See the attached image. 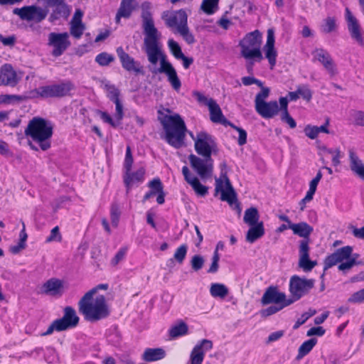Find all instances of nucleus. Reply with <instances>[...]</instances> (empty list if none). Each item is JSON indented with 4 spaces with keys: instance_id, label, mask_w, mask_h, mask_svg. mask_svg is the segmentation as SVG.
I'll return each mask as SVG.
<instances>
[{
    "instance_id": "obj_1",
    "label": "nucleus",
    "mask_w": 364,
    "mask_h": 364,
    "mask_svg": "<svg viewBox=\"0 0 364 364\" xmlns=\"http://www.w3.org/2000/svg\"><path fill=\"white\" fill-rule=\"evenodd\" d=\"M142 28L145 35L144 38V50L148 60L152 65H156L160 60V68H154L151 73H165L172 87L178 91L181 87V82L177 73L171 63L166 60V55L162 52L159 40L161 34L154 26L151 13L149 11V3L145 2L141 5Z\"/></svg>"
},
{
    "instance_id": "obj_2",
    "label": "nucleus",
    "mask_w": 364,
    "mask_h": 364,
    "mask_svg": "<svg viewBox=\"0 0 364 364\" xmlns=\"http://www.w3.org/2000/svg\"><path fill=\"white\" fill-rule=\"evenodd\" d=\"M194 148L196 153L203 158L190 154L188 160L191 167L202 179L210 178L213 171L211 154L217 149L214 137L205 132H198L196 136Z\"/></svg>"
},
{
    "instance_id": "obj_3",
    "label": "nucleus",
    "mask_w": 364,
    "mask_h": 364,
    "mask_svg": "<svg viewBox=\"0 0 364 364\" xmlns=\"http://www.w3.org/2000/svg\"><path fill=\"white\" fill-rule=\"evenodd\" d=\"M315 281L313 279H306L298 275H293L289 279V292L291 295L287 296L284 293L279 292L274 288V313L282 310L309 294L314 287Z\"/></svg>"
},
{
    "instance_id": "obj_4",
    "label": "nucleus",
    "mask_w": 364,
    "mask_h": 364,
    "mask_svg": "<svg viewBox=\"0 0 364 364\" xmlns=\"http://www.w3.org/2000/svg\"><path fill=\"white\" fill-rule=\"evenodd\" d=\"M158 120L163 127L165 132L164 139L169 145L175 149H180L184 146L187 129L183 119L178 114L168 115L159 110Z\"/></svg>"
},
{
    "instance_id": "obj_5",
    "label": "nucleus",
    "mask_w": 364,
    "mask_h": 364,
    "mask_svg": "<svg viewBox=\"0 0 364 364\" xmlns=\"http://www.w3.org/2000/svg\"><path fill=\"white\" fill-rule=\"evenodd\" d=\"M94 294L95 290H90L78 302L80 313L86 321L91 322L105 318L109 314L105 296L99 295L92 301Z\"/></svg>"
},
{
    "instance_id": "obj_6",
    "label": "nucleus",
    "mask_w": 364,
    "mask_h": 364,
    "mask_svg": "<svg viewBox=\"0 0 364 364\" xmlns=\"http://www.w3.org/2000/svg\"><path fill=\"white\" fill-rule=\"evenodd\" d=\"M53 124L50 121L35 117L28 122L24 134L38 144L43 151H46L51 146L50 139L53 134Z\"/></svg>"
},
{
    "instance_id": "obj_7",
    "label": "nucleus",
    "mask_w": 364,
    "mask_h": 364,
    "mask_svg": "<svg viewBox=\"0 0 364 364\" xmlns=\"http://www.w3.org/2000/svg\"><path fill=\"white\" fill-rule=\"evenodd\" d=\"M243 85L246 86L256 84L261 87V91L255 97V109L257 112L264 118L269 119L273 117V102H266L265 100L270 93V89L263 86V83L254 77L246 76L242 77Z\"/></svg>"
},
{
    "instance_id": "obj_8",
    "label": "nucleus",
    "mask_w": 364,
    "mask_h": 364,
    "mask_svg": "<svg viewBox=\"0 0 364 364\" xmlns=\"http://www.w3.org/2000/svg\"><path fill=\"white\" fill-rule=\"evenodd\" d=\"M353 247L345 246L337 249L333 253L328 255L324 260V269L326 270L337 264L339 271L346 272L356 264V257H351Z\"/></svg>"
},
{
    "instance_id": "obj_9",
    "label": "nucleus",
    "mask_w": 364,
    "mask_h": 364,
    "mask_svg": "<svg viewBox=\"0 0 364 364\" xmlns=\"http://www.w3.org/2000/svg\"><path fill=\"white\" fill-rule=\"evenodd\" d=\"M262 42V33L258 30L247 33L240 42L242 56L245 59L262 60V54L260 49Z\"/></svg>"
},
{
    "instance_id": "obj_10",
    "label": "nucleus",
    "mask_w": 364,
    "mask_h": 364,
    "mask_svg": "<svg viewBox=\"0 0 364 364\" xmlns=\"http://www.w3.org/2000/svg\"><path fill=\"white\" fill-rule=\"evenodd\" d=\"M215 194L221 192L220 199L227 201L230 205L237 202L236 193L226 174L221 173L220 178H215Z\"/></svg>"
},
{
    "instance_id": "obj_11",
    "label": "nucleus",
    "mask_w": 364,
    "mask_h": 364,
    "mask_svg": "<svg viewBox=\"0 0 364 364\" xmlns=\"http://www.w3.org/2000/svg\"><path fill=\"white\" fill-rule=\"evenodd\" d=\"M70 44L69 34L67 32H52L48 34V46L53 48L51 54L54 57L62 55Z\"/></svg>"
},
{
    "instance_id": "obj_12",
    "label": "nucleus",
    "mask_w": 364,
    "mask_h": 364,
    "mask_svg": "<svg viewBox=\"0 0 364 364\" xmlns=\"http://www.w3.org/2000/svg\"><path fill=\"white\" fill-rule=\"evenodd\" d=\"M73 88V84L70 81H66L60 84L40 87L38 94L45 98L63 97L68 95Z\"/></svg>"
},
{
    "instance_id": "obj_13",
    "label": "nucleus",
    "mask_w": 364,
    "mask_h": 364,
    "mask_svg": "<svg viewBox=\"0 0 364 364\" xmlns=\"http://www.w3.org/2000/svg\"><path fill=\"white\" fill-rule=\"evenodd\" d=\"M345 19L351 38L360 46H364V31L359 21L353 14L349 8L345 9Z\"/></svg>"
},
{
    "instance_id": "obj_14",
    "label": "nucleus",
    "mask_w": 364,
    "mask_h": 364,
    "mask_svg": "<svg viewBox=\"0 0 364 364\" xmlns=\"http://www.w3.org/2000/svg\"><path fill=\"white\" fill-rule=\"evenodd\" d=\"M13 13L19 16L22 20L41 22L48 15V11L37 6H23L21 9L16 8Z\"/></svg>"
},
{
    "instance_id": "obj_15",
    "label": "nucleus",
    "mask_w": 364,
    "mask_h": 364,
    "mask_svg": "<svg viewBox=\"0 0 364 364\" xmlns=\"http://www.w3.org/2000/svg\"><path fill=\"white\" fill-rule=\"evenodd\" d=\"M312 60L319 62L330 74L333 76L337 73L336 65L330 53L322 48H315L312 52Z\"/></svg>"
},
{
    "instance_id": "obj_16",
    "label": "nucleus",
    "mask_w": 364,
    "mask_h": 364,
    "mask_svg": "<svg viewBox=\"0 0 364 364\" xmlns=\"http://www.w3.org/2000/svg\"><path fill=\"white\" fill-rule=\"evenodd\" d=\"M116 52L121 62L122 66L125 70L128 72H133L136 75L144 74L143 67L141 65L140 63L136 61L134 58L126 53L122 47H118Z\"/></svg>"
},
{
    "instance_id": "obj_17",
    "label": "nucleus",
    "mask_w": 364,
    "mask_h": 364,
    "mask_svg": "<svg viewBox=\"0 0 364 364\" xmlns=\"http://www.w3.org/2000/svg\"><path fill=\"white\" fill-rule=\"evenodd\" d=\"M162 19L168 28H178L187 23V15L185 11L181 9L173 12L164 11L161 16Z\"/></svg>"
},
{
    "instance_id": "obj_18",
    "label": "nucleus",
    "mask_w": 364,
    "mask_h": 364,
    "mask_svg": "<svg viewBox=\"0 0 364 364\" xmlns=\"http://www.w3.org/2000/svg\"><path fill=\"white\" fill-rule=\"evenodd\" d=\"M289 100L287 97L279 98V107L277 102L274 101V115H279L281 121L289 126L291 129L296 127V122L289 114L287 109Z\"/></svg>"
},
{
    "instance_id": "obj_19",
    "label": "nucleus",
    "mask_w": 364,
    "mask_h": 364,
    "mask_svg": "<svg viewBox=\"0 0 364 364\" xmlns=\"http://www.w3.org/2000/svg\"><path fill=\"white\" fill-rule=\"evenodd\" d=\"M213 346V342L208 339H203L197 343L191 353V364H202L205 352L212 349Z\"/></svg>"
},
{
    "instance_id": "obj_20",
    "label": "nucleus",
    "mask_w": 364,
    "mask_h": 364,
    "mask_svg": "<svg viewBox=\"0 0 364 364\" xmlns=\"http://www.w3.org/2000/svg\"><path fill=\"white\" fill-rule=\"evenodd\" d=\"M299 265L304 272H310L316 265V261L309 259V246L307 240H302L299 245Z\"/></svg>"
},
{
    "instance_id": "obj_21",
    "label": "nucleus",
    "mask_w": 364,
    "mask_h": 364,
    "mask_svg": "<svg viewBox=\"0 0 364 364\" xmlns=\"http://www.w3.org/2000/svg\"><path fill=\"white\" fill-rule=\"evenodd\" d=\"M16 71L10 64H4L0 69V86L15 87L18 82Z\"/></svg>"
},
{
    "instance_id": "obj_22",
    "label": "nucleus",
    "mask_w": 364,
    "mask_h": 364,
    "mask_svg": "<svg viewBox=\"0 0 364 364\" xmlns=\"http://www.w3.org/2000/svg\"><path fill=\"white\" fill-rule=\"evenodd\" d=\"M63 331L70 328H74L79 323V317L77 316L75 310L71 306H66L64 309V315L61 318L57 319Z\"/></svg>"
},
{
    "instance_id": "obj_23",
    "label": "nucleus",
    "mask_w": 364,
    "mask_h": 364,
    "mask_svg": "<svg viewBox=\"0 0 364 364\" xmlns=\"http://www.w3.org/2000/svg\"><path fill=\"white\" fill-rule=\"evenodd\" d=\"M182 173L185 181L191 186L197 195L205 196L208 193V187L201 184L196 176H192L187 166H185L182 168Z\"/></svg>"
},
{
    "instance_id": "obj_24",
    "label": "nucleus",
    "mask_w": 364,
    "mask_h": 364,
    "mask_svg": "<svg viewBox=\"0 0 364 364\" xmlns=\"http://www.w3.org/2000/svg\"><path fill=\"white\" fill-rule=\"evenodd\" d=\"M63 283L55 278L48 279L41 288V294L50 296H61L63 294Z\"/></svg>"
},
{
    "instance_id": "obj_25",
    "label": "nucleus",
    "mask_w": 364,
    "mask_h": 364,
    "mask_svg": "<svg viewBox=\"0 0 364 364\" xmlns=\"http://www.w3.org/2000/svg\"><path fill=\"white\" fill-rule=\"evenodd\" d=\"M145 169L140 168L134 172L124 171V183L127 188V193H129L131 187L136 183L143 182L144 179Z\"/></svg>"
},
{
    "instance_id": "obj_26",
    "label": "nucleus",
    "mask_w": 364,
    "mask_h": 364,
    "mask_svg": "<svg viewBox=\"0 0 364 364\" xmlns=\"http://www.w3.org/2000/svg\"><path fill=\"white\" fill-rule=\"evenodd\" d=\"M350 170L361 179L364 180V164L358 156L355 149H348Z\"/></svg>"
},
{
    "instance_id": "obj_27",
    "label": "nucleus",
    "mask_w": 364,
    "mask_h": 364,
    "mask_svg": "<svg viewBox=\"0 0 364 364\" xmlns=\"http://www.w3.org/2000/svg\"><path fill=\"white\" fill-rule=\"evenodd\" d=\"M210 120L223 125L231 124L223 114L222 110L215 100H211L208 106Z\"/></svg>"
},
{
    "instance_id": "obj_28",
    "label": "nucleus",
    "mask_w": 364,
    "mask_h": 364,
    "mask_svg": "<svg viewBox=\"0 0 364 364\" xmlns=\"http://www.w3.org/2000/svg\"><path fill=\"white\" fill-rule=\"evenodd\" d=\"M134 0H122L119 8L115 16V21L117 23L120 22L121 18H129L135 6L134 5Z\"/></svg>"
},
{
    "instance_id": "obj_29",
    "label": "nucleus",
    "mask_w": 364,
    "mask_h": 364,
    "mask_svg": "<svg viewBox=\"0 0 364 364\" xmlns=\"http://www.w3.org/2000/svg\"><path fill=\"white\" fill-rule=\"evenodd\" d=\"M166 355L162 348H147L141 355V359L145 362H155L164 359Z\"/></svg>"
},
{
    "instance_id": "obj_30",
    "label": "nucleus",
    "mask_w": 364,
    "mask_h": 364,
    "mask_svg": "<svg viewBox=\"0 0 364 364\" xmlns=\"http://www.w3.org/2000/svg\"><path fill=\"white\" fill-rule=\"evenodd\" d=\"M264 234L263 223L259 222L257 225L250 226L247 232L246 240L248 242L253 243L257 239L260 238Z\"/></svg>"
},
{
    "instance_id": "obj_31",
    "label": "nucleus",
    "mask_w": 364,
    "mask_h": 364,
    "mask_svg": "<svg viewBox=\"0 0 364 364\" xmlns=\"http://www.w3.org/2000/svg\"><path fill=\"white\" fill-rule=\"evenodd\" d=\"M150 191L147 192L142 200V203H145L150 198L156 196L163 188V184L159 178H155L148 183Z\"/></svg>"
},
{
    "instance_id": "obj_32",
    "label": "nucleus",
    "mask_w": 364,
    "mask_h": 364,
    "mask_svg": "<svg viewBox=\"0 0 364 364\" xmlns=\"http://www.w3.org/2000/svg\"><path fill=\"white\" fill-rule=\"evenodd\" d=\"M259 214L255 207H250L245 210L243 216V221L250 226H254L259 223Z\"/></svg>"
},
{
    "instance_id": "obj_33",
    "label": "nucleus",
    "mask_w": 364,
    "mask_h": 364,
    "mask_svg": "<svg viewBox=\"0 0 364 364\" xmlns=\"http://www.w3.org/2000/svg\"><path fill=\"white\" fill-rule=\"evenodd\" d=\"M290 229L295 235L307 238L313 231V228L306 223L290 225Z\"/></svg>"
},
{
    "instance_id": "obj_34",
    "label": "nucleus",
    "mask_w": 364,
    "mask_h": 364,
    "mask_svg": "<svg viewBox=\"0 0 364 364\" xmlns=\"http://www.w3.org/2000/svg\"><path fill=\"white\" fill-rule=\"evenodd\" d=\"M54 9L50 16V20L51 21L59 18L60 17H67L70 12V10L65 3V1L63 3L54 6Z\"/></svg>"
},
{
    "instance_id": "obj_35",
    "label": "nucleus",
    "mask_w": 364,
    "mask_h": 364,
    "mask_svg": "<svg viewBox=\"0 0 364 364\" xmlns=\"http://www.w3.org/2000/svg\"><path fill=\"white\" fill-rule=\"evenodd\" d=\"M266 58L268 59L271 69L273 68V28L267 31V41L264 46Z\"/></svg>"
},
{
    "instance_id": "obj_36",
    "label": "nucleus",
    "mask_w": 364,
    "mask_h": 364,
    "mask_svg": "<svg viewBox=\"0 0 364 364\" xmlns=\"http://www.w3.org/2000/svg\"><path fill=\"white\" fill-rule=\"evenodd\" d=\"M316 343L317 339L315 338H312L304 341L299 348L297 359H301L309 353Z\"/></svg>"
},
{
    "instance_id": "obj_37",
    "label": "nucleus",
    "mask_w": 364,
    "mask_h": 364,
    "mask_svg": "<svg viewBox=\"0 0 364 364\" xmlns=\"http://www.w3.org/2000/svg\"><path fill=\"white\" fill-rule=\"evenodd\" d=\"M210 293L213 297L223 299L228 294V289L223 284L213 283L210 286Z\"/></svg>"
},
{
    "instance_id": "obj_38",
    "label": "nucleus",
    "mask_w": 364,
    "mask_h": 364,
    "mask_svg": "<svg viewBox=\"0 0 364 364\" xmlns=\"http://www.w3.org/2000/svg\"><path fill=\"white\" fill-rule=\"evenodd\" d=\"M188 330L187 324L183 321H181L178 324H176L170 328L169 336L171 338L182 336L187 334Z\"/></svg>"
},
{
    "instance_id": "obj_39",
    "label": "nucleus",
    "mask_w": 364,
    "mask_h": 364,
    "mask_svg": "<svg viewBox=\"0 0 364 364\" xmlns=\"http://www.w3.org/2000/svg\"><path fill=\"white\" fill-rule=\"evenodd\" d=\"M219 0H203L200 9L208 15L213 14L218 9Z\"/></svg>"
},
{
    "instance_id": "obj_40",
    "label": "nucleus",
    "mask_w": 364,
    "mask_h": 364,
    "mask_svg": "<svg viewBox=\"0 0 364 364\" xmlns=\"http://www.w3.org/2000/svg\"><path fill=\"white\" fill-rule=\"evenodd\" d=\"M188 251V246L186 244H183L179 246L173 254V257L170 259L171 263L173 262V259L176 260L178 264H182L186 258Z\"/></svg>"
},
{
    "instance_id": "obj_41",
    "label": "nucleus",
    "mask_w": 364,
    "mask_h": 364,
    "mask_svg": "<svg viewBox=\"0 0 364 364\" xmlns=\"http://www.w3.org/2000/svg\"><path fill=\"white\" fill-rule=\"evenodd\" d=\"M178 33L183 37L184 41L189 45L193 44L196 39L193 35L190 32L187 23L178 28Z\"/></svg>"
},
{
    "instance_id": "obj_42",
    "label": "nucleus",
    "mask_w": 364,
    "mask_h": 364,
    "mask_svg": "<svg viewBox=\"0 0 364 364\" xmlns=\"http://www.w3.org/2000/svg\"><path fill=\"white\" fill-rule=\"evenodd\" d=\"M114 60V55L102 52L95 57V61L101 66H107Z\"/></svg>"
},
{
    "instance_id": "obj_43",
    "label": "nucleus",
    "mask_w": 364,
    "mask_h": 364,
    "mask_svg": "<svg viewBox=\"0 0 364 364\" xmlns=\"http://www.w3.org/2000/svg\"><path fill=\"white\" fill-rule=\"evenodd\" d=\"M111 215V222L112 225L117 228L118 226L119 217L121 215V211L119 210V206L117 203H112L110 210Z\"/></svg>"
},
{
    "instance_id": "obj_44",
    "label": "nucleus",
    "mask_w": 364,
    "mask_h": 364,
    "mask_svg": "<svg viewBox=\"0 0 364 364\" xmlns=\"http://www.w3.org/2000/svg\"><path fill=\"white\" fill-rule=\"evenodd\" d=\"M204 263V257L200 255H193L190 261L191 268L195 272L200 270L203 268Z\"/></svg>"
},
{
    "instance_id": "obj_45",
    "label": "nucleus",
    "mask_w": 364,
    "mask_h": 364,
    "mask_svg": "<svg viewBox=\"0 0 364 364\" xmlns=\"http://www.w3.org/2000/svg\"><path fill=\"white\" fill-rule=\"evenodd\" d=\"M168 46L171 54L178 60L183 56V53L178 43L173 39H169Z\"/></svg>"
},
{
    "instance_id": "obj_46",
    "label": "nucleus",
    "mask_w": 364,
    "mask_h": 364,
    "mask_svg": "<svg viewBox=\"0 0 364 364\" xmlns=\"http://www.w3.org/2000/svg\"><path fill=\"white\" fill-rule=\"evenodd\" d=\"M105 88L107 92V97L112 102L119 100V90L113 85L105 84Z\"/></svg>"
},
{
    "instance_id": "obj_47",
    "label": "nucleus",
    "mask_w": 364,
    "mask_h": 364,
    "mask_svg": "<svg viewBox=\"0 0 364 364\" xmlns=\"http://www.w3.org/2000/svg\"><path fill=\"white\" fill-rule=\"evenodd\" d=\"M316 314V311L314 309H309L307 312L301 314V316L296 320L294 325V328L296 329L301 325H303L310 317L313 316Z\"/></svg>"
},
{
    "instance_id": "obj_48",
    "label": "nucleus",
    "mask_w": 364,
    "mask_h": 364,
    "mask_svg": "<svg viewBox=\"0 0 364 364\" xmlns=\"http://www.w3.org/2000/svg\"><path fill=\"white\" fill-rule=\"evenodd\" d=\"M70 34L75 38H80L85 28L83 23H70Z\"/></svg>"
},
{
    "instance_id": "obj_49",
    "label": "nucleus",
    "mask_w": 364,
    "mask_h": 364,
    "mask_svg": "<svg viewBox=\"0 0 364 364\" xmlns=\"http://www.w3.org/2000/svg\"><path fill=\"white\" fill-rule=\"evenodd\" d=\"M348 301L351 304H362L364 302V288L352 294Z\"/></svg>"
},
{
    "instance_id": "obj_50",
    "label": "nucleus",
    "mask_w": 364,
    "mask_h": 364,
    "mask_svg": "<svg viewBox=\"0 0 364 364\" xmlns=\"http://www.w3.org/2000/svg\"><path fill=\"white\" fill-rule=\"evenodd\" d=\"M62 240V235L60 232V228L58 226H55L53 228L51 231L50 235L46 238V242H61Z\"/></svg>"
},
{
    "instance_id": "obj_51",
    "label": "nucleus",
    "mask_w": 364,
    "mask_h": 364,
    "mask_svg": "<svg viewBox=\"0 0 364 364\" xmlns=\"http://www.w3.org/2000/svg\"><path fill=\"white\" fill-rule=\"evenodd\" d=\"M336 20L334 18L328 17L322 26L321 30L326 33L332 32L336 28Z\"/></svg>"
},
{
    "instance_id": "obj_52",
    "label": "nucleus",
    "mask_w": 364,
    "mask_h": 364,
    "mask_svg": "<svg viewBox=\"0 0 364 364\" xmlns=\"http://www.w3.org/2000/svg\"><path fill=\"white\" fill-rule=\"evenodd\" d=\"M350 117L353 123L358 126L364 127V112L362 111H352Z\"/></svg>"
},
{
    "instance_id": "obj_53",
    "label": "nucleus",
    "mask_w": 364,
    "mask_h": 364,
    "mask_svg": "<svg viewBox=\"0 0 364 364\" xmlns=\"http://www.w3.org/2000/svg\"><path fill=\"white\" fill-rule=\"evenodd\" d=\"M299 97L309 101L312 97V92L307 85H301L297 88Z\"/></svg>"
},
{
    "instance_id": "obj_54",
    "label": "nucleus",
    "mask_w": 364,
    "mask_h": 364,
    "mask_svg": "<svg viewBox=\"0 0 364 364\" xmlns=\"http://www.w3.org/2000/svg\"><path fill=\"white\" fill-rule=\"evenodd\" d=\"M219 260H220V255L217 251H214L213 255L212 257L211 264L208 270V273H215L218 272L219 268Z\"/></svg>"
},
{
    "instance_id": "obj_55",
    "label": "nucleus",
    "mask_w": 364,
    "mask_h": 364,
    "mask_svg": "<svg viewBox=\"0 0 364 364\" xmlns=\"http://www.w3.org/2000/svg\"><path fill=\"white\" fill-rule=\"evenodd\" d=\"M262 305H267L273 303V286H269L261 299Z\"/></svg>"
},
{
    "instance_id": "obj_56",
    "label": "nucleus",
    "mask_w": 364,
    "mask_h": 364,
    "mask_svg": "<svg viewBox=\"0 0 364 364\" xmlns=\"http://www.w3.org/2000/svg\"><path fill=\"white\" fill-rule=\"evenodd\" d=\"M304 132L306 136H308L311 139H316L318 134V131L317 129V126H312L310 124H308L305 127Z\"/></svg>"
},
{
    "instance_id": "obj_57",
    "label": "nucleus",
    "mask_w": 364,
    "mask_h": 364,
    "mask_svg": "<svg viewBox=\"0 0 364 364\" xmlns=\"http://www.w3.org/2000/svg\"><path fill=\"white\" fill-rule=\"evenodd\" d=\"M127 247H122L119 250V251L117 252V254L114 255V257L111 260V264L112 266H116L118 264L119 262L124 259L126 253H127Z\"/></svg>"
},
{
    "instance_id": "obj_58",
    "label": "nucleus",
    "mask_w": 364,
    "mask_h": 364,
    "mask_svg": "<svg viewBox=\"0 0 364 364\" xmlns=\"http://www.w3.org/2000/svg\"><path fill=\"white\" fill-rule=\"evenodd\" d=\"M230 127H232L233 129L237 130L239 133V137H238V144L242 146L246 144L247 142V132L245 129L238 127L233 124L231 123V124H229Z\"/></svg>"
},
{
    "instance_id": "obj_59",
    "label": "nucleus",
    "mask_w": 364,
    "mask_h": 364,
    "mask_svg": "<svg viewBox=\"0 0 364 364\" xmlns=\"http://www.w3.org/2000/svg\"><path fill=\"white\" fill-rule=\"evenodd\" d=\"M54 331H63V329L57 319L52 322V323L48 326L46 331L41 333V336H46L50 335Z\"/></svg>"
},
{
    "instance_id": "obj_60",
    "label": "nucleus",
    "mask_w": 364,
    "mask_h": 364,
    "mask_svg": "<svg viewBox=\"0 0 364 364\" xmlns=\"http://www.w3.org/2000/svg\"><path fill=\"white\" fill-rule=\"evenodd\" d=\"M193 95L196 98L199 103L207 105L208 107L209 106L210 101L214 100L212 98H208L198 91H194L193 92Z\"/></svg>"
},
{
    "instance_id": "obj_61",
    "label": "nucleus",
    "mask_w": 364,
    "mask_h": 364,
    "mask_svg": "<svg viewBox=\"0 0 364 364\" xmlns=\"http://www.w3.org/2000/svg\"><path fill=\"white\" fill-rule=\"evenodd\" d=\"M0 42L6 46H14L16 42V37L14 36H10L8 37H4L0 34Z\"/></svg>"
},
{
    "instance_id": "obj_62",
    "label": "nucleus",
    "mask_w": 364,
    "mask_h": 364,
    "mask_svg": "<svg viewBox=\"0 0 364 364\" xmlns=\"http://www.w3.org/2000/svg\"><path fill=\"white\" fill-rule=\"evenodd\" d=\"M325 333V330L321 326L318 327H312L307 331V336H321Z\"/></svg>"
},
{
    "instance_id": "obj_63",
    "label": "nucleus",
    "mask_w": 364,
    "mask_h": 364,
    "mask_svg": "<svg viewBox=\"0 0 364 364\" xmlns=\"http://www.w3.org/2000/svg\"><path fill=\"white\" fill-rule=\"evenodd\" d=\"M113 102L115 104L116 106V117L119 121H120L124 116L123 106L119 99L117 100V101H114Z\"/></svg>"
},
{
    "instance_id": "obj_64",
    "label": "nucleus",
    "mask_w": 364,
    "mask_h": 364,
    "mask_svg": "<svg viewBox=\"0 0 364 364\" xmlns=\"http://www.w3.org/2000/svg\"><path fill=\"white\" fill-rule=\"evenodd\" d=\"M352 232L355 237L359 239H364V226L360 228L352 227Z\"/></svg>"
}]
</instances>
